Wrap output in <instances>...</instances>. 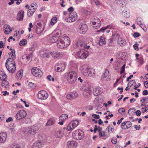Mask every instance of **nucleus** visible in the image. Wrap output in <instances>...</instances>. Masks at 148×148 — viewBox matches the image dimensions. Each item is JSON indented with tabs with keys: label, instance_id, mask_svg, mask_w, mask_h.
<instances>
[{
	"label": "nucleus",
	"instance_id": "obj_15",
	"mask_svg": "<svg viewBox=\"0 0 148 148\" xmlns=\"http://www.w3.org/2000/svg\"><path fill=\"white\" fill-rule=\"evenodd\" d=\"M58 37L56 36H51L50 35L49 36L48 41L50 42L55 43L58 41Z\"/></svg>",
	"mask_w": 148,
	"mask_h": 148
},
{
	"label": "nucleus",
	"instance_id": "obj_38",
	"mask_svg": "<svg viewBox=\"0 0 148 148\" xmlns=\"http://www.w3.org/2000/svg\"><path fill=\"white\" fill-rule=\"evenodd\" d=\"M63 134L62 132L60 130L57 131L55 133V136L57 138L61 137Z\"/></svg>",
	"mask_w": 148,
	"mask_h": 148
},
{
	"label": "nucleus",
	"instance_id": "obj_49",
	"mask_svg": "<svg viewBox=\"0 0 148 148\" xmlns=\"http://www.w3.org/2000/svg\"><path fill=\"white\" fill-rule=\"evenodd\" d=\"M111 142L113 144H115L117 142V139L115 137H113L111 139Z\"/></svg>",
	"mask_w": 148,
	"mask_h": 148
},
{
	"label": "nucleus",
	"instance_id": "obj_32",
	"mask_svg": "<svg viewBox=\"0 0 148 148\" xmlns=\"http://www.w3.org/2000/svg\"><path fill=\"white\" fill-rule=\"evenodd\" d=\"M70 123L71 125L72 128H74L78 125L79 122L78 121L76 120H74L72 121Z\"/></svg>",
	"mask_w": 148,
	"mask_h": 148
},
{
	"label": "nucleus",
	"instance_id": "obj_12",
	"mask_svg": "<svg viewBox=\"0 0 148 148\" xmlns=\"http://www.w3.org/2000/svg\"><path fill=\"white\" fill-rule=\"evenodd\" d=\"M67 77H70V79L73 78L75 80H77V73L75 71H71L67 73Z\"/></svg>",
	"mask_w": 148,
	"mask_h": 148
},
{
	"label": "nucleus",
	"instance_id": "obj_64",
	"mask_svg": "<svg viewBox=\"0 0 148 148\" xmlns=\"http://www.w3.org/2000/svg\"><path fill=\"white\" fill-rule=\"evenodd\" d=\"M144 85L146 88L148 87V81H145L144 82Z\"/></svg>",
	"mask_w": 148,
	"mask_h": 148
},
{
	"label": "nucleus",
	"instance_id": "obj_53",
	"mask_svg": "<svg viewBox=\"0 0 148 148\" xmlns=\"http://www.w3.org/2000/svg\"><path fill=\"white\" fill-rule=\"evenodd\" d=\"M28 86L30 87L34 88L36 86V84L32 82H29L28 84Z\"/></svg>",
	"mask_w": 148,
	"mask_h": 148
},
{
	"label": "nucleus",
	"instance_id": "obj_30",
	"mask_svg": "<svg viewBox=\"0 0 148 148\" xmlns=\"http://www.w3.org/2000/svg\"><path fill=\"white\" fill-rule=\"evenodd\" d=\"M84 95L86 97H88L91 94V91L89 88L85 89L83 92Z\"/></svg>",
	"mask_w": 148,
	"mask_h": 148
},
{
	"label": "nucleus",
	"instance_id": "obj_4",
	"mask_svg": "<svg viewBox=\"0 0 148 148\" xmlns=\"http://www.w3.org/2000/svg\"><path fill=\"white\" fill-rule=\"evenodd\" d=\"M73 55L76 58L82 59L86 58L88 56L87 51L83 50H80L77 52L73 53Z\"/></svg>",
	"mask_w": 148,
	"mask_h": 148
},
{
	"label": "nucleus",
	"instance_id": "obj_51",
	"mask_svg": "<svg viewBox=\"0 0 148 148\" xmlns=\"http://www.w3.org/2000/svg\"><path fill=\"white\" fill-rule=\"evenodd\" d=\"M118 111L119 113L122 114V113H123L125 112V110L124 108H121L119 109Z\"/></svg>",
	"mask_w": 148,
	"mask_h": 148
},
{
	"label": "nucleus",
	"instance_id": "obj_42",
	"mask_svg": "<svg viewBox=\"0 0 148 148\" xmlns=\"http://www.w3.org/2000/svg\"><path fill=\"white\" fill-rule=\"evenodd\" d=\"M57 19L56 17H54L52 18L50 22L51 25H53L57 21Z\"/></svg>",
	"mask_w": 148,
	"mask_h": 148
},
{
	"label": "nucleus",
	"instance_id": "obj_34",
	"mask_svg": "<svg viewBox=\"0 0 148 148\" xmlns=\"http://www.w3.org/2000/svg\"><path fill=\"white\" fill-rule=\"evenodd\" d=\"M44 30V29L42 27H39L38 26H36L35 29L36 33L38 34H40Z\"/></svg>",
	"mask_w": 148,
	"mask_h": 148
},
{
	"label": "nucleus",
	"instance_id": "obj_29",
	"mask_svg": "<svg viewBox=\"0 0 148 148\" xmlns=\"http://www.w3.org/2000/svg\"><path fill=\"white\" fill-rule=\"evenodd\" d=\"M51 55L54 58H57L62 55V53L59 52H53L51 53Z\"/></svg>",
	"mask_w": 148,
	"mask_h": 148
},
{
	"label": "nucleus",
	"instance_id": "obj_56",
	"mask_svg": "<svg viewBox=\"0 0 148 148\" xmlns=\"http://www.w3.org/2000/svg\"><path fill=\"white\" fill-rule=\"evenodd\" d=\"M129 83L131 84V86H130V87L133 86L134 84L135 85L136 84V82L134 80H131L130 81Z\"/></svg>",
	"mask_w": 148,
	"mask_h": 148
},
{
	"label": "nucleus",
	"instance_id": "obj_17",
	"mask_svg": "<svg viewBox=\"0 0 148 148\" xmlns=\"http://www.w3.org/2000/svg\"><path fill=\"white\" fill-rule=\"evenodd\" d=\"M78 95L75 91H73L71 92L66 97L67 98L69 99H75L78 96Z\"/></svg>",
	"mask_w": 148,
	"mask_h": 148
},
{
	"label": "nucleus",
	"instance_id": "obj_35",
	"mask_svg": "<svg viewBox=\"0 0 148 148\" xmlns=\"http://www.w3.org/2000/svg\"><path fill=\"white\" fill-rule=\"evenodd\" d=\"M55 119L52 118H51L48 120L47 122V123L46 125L48 126L52 125L55 123Z\"/></svg>",
	"mask_w": 148,
	"mask_h": 148
},
{
	"label": "nucleus",
	"instance_id": "obj_2",
	"mask_svg": "<svg viewBox=\"0 0 148 148\" xmlns=\"http://www.w3.org/2000/svg\"><path fill=\"white\" fill-rule=\"evenodd\" d=\"M57 43V47L60 49H63L68 47L70 44V39L66 35H64L62 39L58 40Z\"/></svg>",
	"mask_w": 148,
	"mask_h": 148
},
{
	"label": "nucleus",
	"instance_id": "obj_55",
	"mask_svg": "<svg viewBox=\"0 0 148 148\" xmlns=\"http://www.w3.org/2000/svg\"><path fill=\"white\" fill-rule=\"evenodd\" d=\"M140 36V34L137 32L134 33L133 35L134 37L135 38L138 37Z\"/></svg>",
	"mask_w": 148,
	"mask_h": 148
},
{
	"label": "nucleus",
	"instance_id": "obj_46",
	"mask_svg": "<svg viewBox=\"0 0 148 148\" xmlns=\"http://www.w3.org/2000/svg\"><path fill=\"white\" fill-rule=\"evenodd\" d=\"M136 113V115L138 116H140L141 114V112L140 110H138L136 112H134V111H132L131 112V114H133L134 113Z\"/></svg>",
	"mask_w": 148,
	"mask_h": 148
},
{
	"label": "nucleus",
	"instance_id": "obj_54",
	"mask_svg": "<svg viewBox=\"0 0 148 148\" xmlns=\"http://www.w3.org/2000/svg\"><path fill=\"white\" fill-rule=\"evenodd\" d=\"M108 41L109 42L108 45L109 46H111L112 45V43L113 42V41L114 40L112 37L111 38H110Z\"/></svg>",
	"mask_w": 148,
	"mask_h": 148
},
{
	"label": "nucleus",
	"instance_id": "obj_28",
	"mask_svg": "<svg viewBox=\"0 0 148 148\" xmlns=\"http://www.w3.org/2000/svg\"><path fill=\"white\" fill-rule=\"evenodd\" d=\"M24 12L23 10L21 11L18 12L17 15V19L19 21H22L24 16Z\"/></svg>",
	"mask_w": 148,
	"mask_h": 148
},
{
	"label": "nucleus",
	"instance_id": "obj_6",
	"mask_svg": "<svg viewBox=\"0 0 148 148\" xmlns=\"http://www.w3.org/2000/svg\"><path fill=\"white\" fill-rule=\"evenodd\" d=\"M31 72L33 75L36 77H40L42 75L41 71L38 68L36 67L32 68L31 70Z\"/></svg>",
	"mask_w": 148,
	"mask_h": 148
},
{
	"label": "nucleus",
	"instance_id": "obj_31",
	"mask_svg": "<svg viewBox=\"0 0 148 148\" xmlns=\"http://www.w3.org/2000/svg\"><path fill=\"white\" fill-rule=\"evenodd\" d=\"M98 43L100 46H101L103 45H105L106 43V42L105 38L101 36L100 38Z\"/></svg>",
	"mask_w": 148,
	"mask_h": 148
},
{
	"label": "nucleus",
	"instance_id": "obj_52",
	"mask_svg": "<svg viewBox=\"0 0 148 148\" xmlns=\"http://www.w3.org/2000/svg\"><path fill=\"white\" fill-rule=\"evenodd\" d=\"M125 64H124L122 66V67L121 68V70L120 71V72L121 74L123 73L124 72V71H125Z\"/></svg>",
	"mask_w": 148,
	"mask_h": 148
},
{
	"label": "nucleus",
	"instance_id": "obj_14",
	"mask_svg": "<svg viewBox=\"0 0 148 148\" xmlns=\"http://www.w3.org/2000/svg\"><path fill=\"white\" fill-rule=\"evenodd\" d=\"M56 66L57 71L58 72L62 71L65 69L66 67L64 63H59Z\"/></svg>",
	"mask_w": 148,
	"mask_h": 148
},
{
	"label": "nucleus",
	"instance_id": "obj_33",
	"mask_svg": "<svg viewBox=\"0 0 148 148\" xmlns=\"http://www.w3.org/2000/svg\"><path fill=\"white\" fill-rule=\"evenodd\" d=\"M122 15L125 17L128 18L130 16V14L129 11L123 10L122 12Z\"/></svg>",
	"mask_w": 148,
	"mask_h": 148
},
{
	"label": "nucleus",
	"instance_id": "obj_41",
	"mask_svg": "<svg viewBox=\"0 0 148 148\" xmlns=\"http://www.w3.org/2000/svg\"><path fill=\"white\" fill-rule=\"evenodd\" d=\"M27 43V40L25 39H22L21 40L19 43V45L21 46H24Z\"/></svg>",
	"mask_w": 148,
	"mask_h": 148
},
{
	"label": "nucleus",
	"instance_id": "obj_44",
	"mask_svg": "<svg viewBox=\"0 0 148 148\" xmlns=\"http://www.w3.org/2000/svg\"><path fill=\"white\" fill-rule=\"evenodd\" d=\"M142 18L140 17H138L137 19V23L139 25H142Z\"/></svg>",
	"mask_w": 148,
	"mask_h": 148
},
{
	"label": "nucleus",
	"instance_id": "obj_25",
	"mask_svg": "<svg viewBox=\"0 0 148 148\" xmlns=\"http://www.w3.org/2000/svg\"><path fill=\"white\" fill-rule=\"evenodd\" d=\"M118 43L120 46H123L126 43V41L123 38H120L118 39Z\"/></svg>",
	"mask_w": 148,
	"mask_h": 148
},
{
	"label": "nucleus",
	"instance_id": "obj_59",
	"mask_svg": "<svg viewBox=\"0 0 148 148\" xmlns=\"http://www.w3.org/2000/svg\"><path fill=\"white\" fill-rule=\"evenodd\" d=\"M138 44H137L134 45L133 47L134 49L136 50V51H138Z\"/></svg>",
	"mask_w": 148,
	"mask_h": 148
},
{
	"label": "nucleus",
	"instance_id": "obj_20",
	"mask_svg": "<svg viewBox=\"0 0 148 148\" xmlns=\"http://www.w3.org/2000/svg\"><path fill=\"white\" fill-rule=\"evenodd\" d=\"M3 29L5 33L6 34H8L12 31V28L9 25L5 24L3 26Z\"/></svg>",
	"mask_w": 148,
	"mask_h": 148
},
{
	"label": "nucleus",
	"instance_id": "obj_19",
	"mask_svg": "<svg viewBox=\"0 0 148 148\" xmlns=\"http://www.w3.org/2000/svg\"><path fill=\"white\" fill-rule=\"evenodd\" d=\"M92 23L94 25L93 27L95 29L98 28L101 26V21L99 18L95 19L94 21H92Z\"/></svg>",
	"mask_w": 148,
	"mask_h": 148
},
{
	"label": "nucleus",
	"instance_id": "obj_23",
	"mask_svg": "<svg viewBox=\"0 0 148 148\" xmlns=\"http://www.w3.org/2000/svg\"><path fill=\"white\" fill-rule=\"evenodd\" d=\"M95 75V71L92 69H90L86 73H84V75L87 76L92 77L94 76Z\"/></svg>",
	"mask_w": 148,
	"mask_h": 148
},
{
	"label": "nucleus",
	"instance_id": "obj_10",
	"mask_svg": "<svg viewBox=\"0 0 148 148\" xmlns=\"http://www.w3.org/2000/svg\"><path fill=\"white\" fill-rule=\"evenodd\" d=\"M45 143V142L43 140H38L34 143L32 148H41Z\"/></svg>",
	"mask_w": 148,
	"mask_h": 148
},
{
	"label": "nucleus",
	"instance_id": "obj_9",
	"mask_svg": "<svg viewBox=\"0 0 148 148\" xmlns=\"http://www.w3.org/2000/svg\"><path fill=\"white\" fill-rule=\"evenodd\" d=\"M77 18V15L76 12L71 13L69 17L66 18L65 21L68 22H71L74 21Z\"/></svg>",
	"mask_w": 148,
	"mask_h": 148
},
{
	"label": "nucleus",
	"instance_id": "obj_18",
	"mask_svg": "<svg viewBox=\"0 0 148 148\" xmlns=\"http://www.w3.org/2000/svg\"><path fill=\"white\" fill-rule=\"evenodd\" d=\"M7 137V135L5 133H0V143H5Z\"/></svg>",
	"mask_w": 148,
	"mask_h": 148
},
{
	"label": "nucleus",
	"instance_id": "obj_50",
	"mask_svg": "<svg viewBox=\"0 0 148 148\" xmlns=\"http://www.w3.org/2000/svg\"><path fill=\"white\" fill-rule=\"evenodd\" d=\"M108 71L107 69L105 70V72L103 73V77H106L108 75Z\"/></svg>",
	"mask_w": 148,
	"mask_h": 148
},
{
	"label": "nucleus",
	"instance_id": "obj_24",
	"mask_svg": "<svg viewBox=\"0 0 148 148\" xmlns=\"http://www.w3.org/2000/svg\"><path fill=\"white\" fill-rule=\"evenodd\" d=\"M89 69L86 64H84L81 68L82 71L84 75V73H86L88 71Z\"/></svg>",
	"mask_w": 148,
	"mask_h": 148
},
{
	"label": "nucleus",
	"instance_id": "obj_5",
	"mask_svg": "<svg viewBox=\"0 0 148 148\" xmlns=\"http://www.w3.org/2000/svg\"><path fill=\"white\" fill-rule=\"evenodd\" d=\"M38 129L37 126L33 125L27 127L26 131L28 134L34 135L37 133Z\"/></svg>",
	"mask_w": 148,
	"mask_h": 148
},
{
	"label": "nucleus",
	"instance_id": "obj_58",
	"mask_svg": "<svg viewBox=\"0 0 148 148\" xmlns=\"http://www.w3.org/2000/svg\"><path fill=\"white\" fill-rule=\"evenodd\" d=\"M140 27L142 28L143 30L145 32L147 31V29L142 24L141 25H139Z\"/></svg>",
	"mask_w": 148,
	"mask_h": 148
},
{
	"label": "nucleus",
	"instance_id": "obj_7",
	"mask_svg": "<svg viewBox=\"0 0 148 148\" xmlns=\"http://www.w3.org/2000/svg\"><path fill=\"white\" fill-rule=\"evenodd\" d=\"M27 115L26 112L24 110H21L17 113L15 116L16 120H20L26 117Z\"/></svg>",
	"mask_w": 148,
	"mask_h": 148
},
{
	"label": "nucleus",
	"instance_id": "obj_39",
	"mask_svg": "<svg viewBox=\"0 0 148 148\" xmlns=\"http://www.w3.org/2000/svg\"><path fill=\"white\" fill-rule=\"evenodd\" d=\"M31 10H32V9H30V8H29V10H28L27 12V15L29 17L31 16L35 11V10H34V11Z\"/></svg>",
	"mask_w": 148,
	"mask_h": 148
},
{
	"label": "nucleus",
	"instance_id": "obj_45",
	"mask_svg": "<svg viewBox=\"0 0 148 148\" xmlns=\"http://www.w3.org/2000/svg\"><path fill=\"white\" fill-rule=\"evenodd\" d=\"M31 8L34 7V8H33L34 10H36L37 8V4L36 3H33L30 5Z\"/></svg>",
	"mask_w": 148,
	"mask_h": 148
},
{
	"label": "nucleus",
	"instance_id": "obj_8",
	"mask_svg": "<svg viewBox=\"0 0 148 148\" xmlns=\"http://www.w3.org/2000/svg\"><path fill=\"white\" fill-rule=\"evenodd\" d=\"M48 93L44 90H42L39 91L37 94L38 98L41 100H45L48 97Z\"/></svg>",
	"mask_w": 148,
	"mask_h": 148
},
{
	"label": "nucleus",
	"instance_id": "obj_48",
	"mask_svg": "<svg viewBox=\"0 0 148 148\" xmlns=\"http://www.w3.org/2000/svg\"><path fill=\"white\" fill-rule=\"evenodd\" d=\"M36 47V44L35 43L33 44L32 47L29 48L30 51H34L35 50V48Z\"/></svg>",
	"mask_w": 148,
	"mask_h": 148
},
{
	"label": "nucleus",
	"instance_id": "obj_47",
	"mask_svg": "<svg viewBox=\"0 0 148 148\" xmlns=\"http://www.w3.org/2000/svg\"><path fill=\"white\" fill-rule=\"evenodd\" d=\"M71 125L70 123L66 127L67 130L71 131L73 130L74 128H72V127H71Z\"/></svg>",
	"mask_w": 148,
	"mask_h": 148
},
{
	"label": "nucleus",
	"instance_id": "obj_11",
	"mask_svg": "<svg viewBox=\"0 0 148 148\" xmlns=\"http://www.w3.org/2000/svg\"><path fill=\"white\" fill-rule=\"evenodd\" d=\"M88 30L87 25L85 24H81L79 26L78 30L79 33L82 34H85Z\"/></svg>",
	"mask_w": 148,
	"mask_h": 148
},
{
	"label": "nucleus",
	"instance_id": "obj_3",
	"mask_svg": "<svg viewBox=\"0 0 148 148\" xmlns=\"http://www.w3.org/2000/svg\"><path fill=\"white\" fill-rule=\"evenodd\" d=\"M84 134L83 131L81 130H77L73 132V138L76 140H81L84 137Z\"/></svg>",
	"mask_w": 148,
	"mask_h": 148
},
{
	"label": "nucleus",
	"instance_id": "obj_26",
	"mask_svg": "<svg viewBox=\"0 0 148 148\" xmlns=\"http://www.w3.org/2000/svg\"><path fill=\"white\" fill-rule=\"evenodd\" d=\"M116 2L118 5L122 8L125 7V2L124 0H116Z\"/></svg>",
	"mask_w": 148,
	"mask_h": 148
},
{
	"label": "nucleus",
	"instance_id": "obj_61",
	"mask_svg": "<svg viewBox=\"0 0 148 148\" xmlns=\"http://www.w3.org/2000/svg\"><path fill=\"white\" fill-rule=\"evenodd\" d=\"M93 1L95 4L97 5H99L100 4V2L99 0H94Z\"/></svg>",
	"mask_w": 148,
	"mask_h": 148
},
{
	"label": "nucleus",
	"instance_id": "obj_22",
	"mask_svg": "<svg viewBox=\"0 0 148 148\" xmlns=\"http://www.w3.org/2000/svg\"><path fill=\"white\" fill-rule=\"evenodd\" d=\"M102 90L100 88H96L93 90V94L95 96H97L102 92Z\"/></svg>",
	"mask_w": 148,
	"mask_h": 148
},
{
	"label": "nucleus",
	"instance_id": "obj_13",
	"mask_svg": "<svg viewBox=\"0 0 148 148\" xmlns=\"http://www.w3.org/2000/svg\"><path fill=\"white\" fill-rule=\"evenodd\" d=\"M132 124L130 121H125L121 124V127L122 129L126 130L131 127Z\"/></svg>",
	"mask_w": 148,
	"mask_h": 148
},
{
	"label": "nucleus",
	"instance_id": "obj_40",
	"mask_svg": "<svg viewBox=\"0 0 148 148\" xmlns=\"http://www.w3.org/2000/svg\"><path fill=\"white\" fill-rule=\"evenodd\" d=\"M67 79L68 83L70 84H73L74 83L75 81L77 80L76 79L75 80L73 79V78L70 79V77H67Z\"/></svg>",
	"mask_w": 148,
	"mask_h": 148
},
{
	"label": "nucleus",
	"instance_id": "obj_16",
	"mask_svg": "<svg viewBox=\"0 0 148 148\" xmlns=\"http://www.w3.org/2000/svg\"><path fill=\"white\" fill-rule=\"evenodd\" d=\"M115 26L112 24H110L105 27H102L100 29V30H97V32H104V31L107 29H114L115 28Z\"/></svg>",
	"mask_w": 148,
	"mask_h": 148
},
{
	"label": "nucleus",
	"instance_id": "obj_36",
	"mask_svg": "<svg viewBox=\"0 0 148 148\" xmlns=\"http://www.w3.org/2000/svg\"><path fill=\"white\" fill-rule=\"evenodd\" d=\"M67 115L66 114H62L59 117V119L60 120H63L64 121L65 120L68 118Z\"/></svg>",
	"mask_w": 148,
	"mask_h": 148
},
{
	"label": "nucleus",
	"instance_id": "obj_27",
	"mask_svg": "<svg viewBox=\"0 0 148 148\" xmlns=\"http://www.w3.org/2000/svg\"><path fill=\"white\" fill-rule=\"evenodd\" d=\"M1 86L2 87H4L5 88L7 89L8 86H9V83L5 79H3L1 84Z\"/></svg>",
	"mask_w": 148,
	"mask_h": 148
},
{
	"label": "nucleus",
	"instance_id": "obj_21",
	"mask_svg": "<svg viewBox=\"0 0 148 148\" xmlns=\"http://www.w3.org/2000/svg\"><path fill=\"white\" fill-rule=\"evenodd\" d=\"M67 145L69 148H75L77 143L75 141H69L67 142Z\"/></svg>",
	"mask_w": 148,
	"mask_h": 148
},
{
	"label": "nucleus",
	"instance_id": "obj_63",
	"mask_svg": "<svg viewBox=\"0 0 148 148\" xmlns=\"http://www.w3.org/2000/svg\"><path fill=\"white\" fill-rule=\"evenodd\" d=\"M143 94L145 95H147L148 94V91L147 90H145L143 91Z\"/></svg>",
	"mask_w": 148,
	"mask_h": 148
},
{
	"label": "nucleus",
	"instance_id": "obj_60",
	"mask_svg": "<svg viewBox=\"0 0 148 148\" xmlns=\"http://www.w3.org/2000/svg\"><path fill=\"white\" fill-rule=\"evenodd\" d=\"M23 73L22 72H21V71H18L17 73H16V75L18 76V75L19 77H20V75L21 76L23 75Z\"/></svg>",
	"mask_w": 148,
	"mask_h": 148
},
{
	"label": "nucleus",
	"instance_id": "obj_43",
	"mask_svg": "<svg viewBox=\"0 0 148 148\" xmlns=\"http://www.w3.org/2000/svg\"><path fill=\"white\" fill-rule=\"evenodd\" d=\"M119 36L120 35L116 33L115 34H113L112 37V38H113V40L115 41L117 39H119V38H119Z\"/></svg>",
	"mask_w": 148,
	"mask_h": 148
},
{
	"label": "nucleus",
	"instance_id": "obj_57",
	"mask_svg": "<svg viewBox=\"0 0 148 148\" xmlns=\"http://www.w3.org/2000/svg\"><path fill=\"white\" fill-rule=\"evenodd\" d=\"M92 117L95 119H99L100 118L99 116L95 114H93L92 115Z\"/></svg>",
	"mask_w": 148,
	"mask_h": 148
},
{
	"label": "nucleus",
	"instance_id": "obj_62",
	"mask_svg": "<svg viewBox=\"0 0 148 148\" xmlns=\"http://www.w3.org/2000/svg\"><path fill=\"white\" fill-rule=\"evenodd\" d=\"M74 10V8L72 7H71L68 9V11L69 12H73Z\"/></svg>",
	"mask_w": 148,
	"mask_h": 148
},
{
	"label": "nucleus",
	"instance_id": "obj_37",
	"mask_svg": "<svg viewBox=\"0 0 148 148\" xmlns=\"http://www.w3.org/2000/svg\"><path fill=\"white\" fill-rule=\"evenodd\" d=\"M85 44L82 41H78L76 43V45L79 47H81V48H84Z\"/></svg>",
	"mask_w": 148,
	"mask_h": 148
},
{
	"label": "nucleus",
	"instance_id": "obj_1",
	"mask_svg": "<svg viewBox=\"0 0 148 148\" xmlns=\"http://www.w3.org/2000/svg\"><path fill=\"white\" fill-rule=\"evenodd\" d=\"M12 58H8L6 61V67L9 72L13 73L16 70V65L14 60L15 58V51L11 55Z\"/></svg>",
	"mask_w": 148,
	"mask_h": 148
}]
</instances>
